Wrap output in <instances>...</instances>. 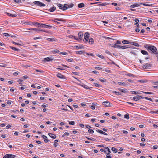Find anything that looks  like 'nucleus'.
Returning <instances> with one entry per match:
<instances>
[{
    "label": "nucleus",
    "instance_id": "39448f33",
    "mask_svg": "<svg viewBox=\"0 0 158 158\" xmlns=\"http://www.w3.org/2000/svg\"><path fill=\"white\" fill-rule=\"evenodd\" d=\"M89 34L88 32H86L85 34L83 41L85 43L87 42L89 39Z\"/></svg>",
    "mask_w": 158,
    "mask_h": 158
},
{
    "label": "nucleus",
    "instance_id": "6e6552de",
    "mask_svg": "<svg viewBox=\"0 0 158 158\" xmlns=\"http://www.w3.org/2000/svg\"><path fill=\"white\" fill-rule=\"evenodd\" d=\"M144 97H142L141 96L137 95L134 97H133V100L134 101H138L140 99H143V98Z\"/></svg>",
    "mask_w": 158,
    "mask_h": 158
},
{
    "label": "nucleus",
    "instance_id": "864d4df0",
    "mask_svg": "<svg viewBox=\"0 0 158 158\" xmlns=\"http://www.w3.org/2000/svg\"><path fill=\"white\" fill-rule=\"evenodd\" d=\"M73 77L74 78L76 79V80H77L79 82V83H80V84L83 83L82 82H81V80H79V79H78L77 78H76V77Z\"/></svg>",
    "mask_w": 158,
    "mask_h": 158
},
{
    "label": "nucleus",
    "instance_id": "a19ab883",
    "mask_svg": "<svg viewBox=\"0 0 158 158\" xmlns=\"http://www.w3.org/2000/svg\"><path fill=\"white\" fill-rule=\"evenodd\" d=\"M126 75L128 76L129 77H134L135 76V75L132 74L130 73H127Z\"/></svg>",
    "mask_w": 158,
    "mask_h": 158
},
{
    "label": "nucleus",
    "instance_id": "a18cd8bd",
    "mask_svg": "<svg viewBox=\"0 0 158 158\" xmlns=\"http://www.w3.org/2000/svg\"><path fill=\"white\" fill-rule=\"evenodd\" d=\"M107 5V4L106 3H103L101 4H99L98 6H105Z\"/></svg>",
    "mask_w": 158,
    "mask_h": 158
},
{
    "label": "nucleus",
    "instance_id": "6ab92c4d",
    "mask_svg": "<svg viewBox=\"0 0 158 158\" xmlns=\"http://www.w3.org/2000/svg\"><path fill=\"white\" fill-rule=\"evenodd\" d=\"M140 4L141 5H143V6H152V4H150L149 2H147V3H140Z\"/></svg>",
    "mask_w": 158,
    "mask_h": 158
},
{
    "label": "nucleus",
    "instance_id": "58836bf2",
    "mask_svg": "<svg viewBox=\"0 0 158 158\" xmlns=\"http://www.w3.org/2000/svg\"><path fill=\"white\" fill-rule=\"evenodd\" d=\"M6 14L9 16L12 17H15L16 16V15H12L8 13H6Z\"/></svg>",
    "mask_w": 158,
    "mask_h": 158
},
{
    "label": "nucleus",
    "instance_id": "a211bd4d",
    "mask_svg": "<svg viewBox=\"0 0 158 158\" xmlns=\"http://www.w3.org/2000/svg\"><path fill=\"white\" fill-rule=\"evenodd\" d=\"M106 150L104 151V152L106 154H109L111 152L108 147H106L105 148Z\"/></svg>",
    "mask_w": 158,
    "mask_h": 158
},
{
    "label": "nucleus",
    "instance_id": "c03bdc74",
    "mask_svg": "<svg viewBox=\"0 0 158 158\" xmlns=\"http://www.w3.org/2000/svg\"><path fill=\"white\" fill-rule=\"evenodd\" d=\"M96 55L98 57H99V58H102V59H104L105 58L104 56H103L101 55H100L99 54H97V55Z\"/></svg>",
    "mask_w": 158,
    "mask_h": 158
},
{
    "label": "nucleus",
    "instance_id": "774afa93",
    "mask_svg": "<svg viewBox=\"0 0 158 158\" xmlns=\"http://www.w3.org/2000/svg\"><path fill=\"white\" fill-rule=\"evenodd\" d=\"M153 127L154 128L158 127V124H153Z\"/></svg>",
    "mask_w": 158,
    "mask_h": 158
},
{
    "label": "nucleus",
    "instance_id": "a878e982",
    "mask_svg": "<svg viewBox=\"0 0 158 158\" xmlns=\"http://www.w3.org/2000/svg\"><path fill=\"white\" fill-rule=\"evenodd\" d=\"M141 53L144 55H148V52L146 51L145 50H141Z\"/></svg>",
    "mask_w": 158,
    "mask_h": 158
},
{
    "label": "nucleus",
    "instance_id": "2eb2a0df",
    "mask_svg": "<svg viewBox=\"0 0 158 158\" xmlns=\"http://www.w3.org/2000/svg\"><path fill=\"white\" fill-rule=\"evenodd\" d=\"M42 137L44 139V141L45 143H48L49 141V140L48 139L47 137L44 135H42Z\"/></svg>",
    "mask_w": 158,
    "mask_h": 158
},
{
    "label": "nucleus",
    "instance_id": "4c0bfd02",
    "mask_svg": "<svg viewBox=\"0 0 158 158\" xmlns=\"http://www.w3.org/2000/svg\"><path fill=\"white\" fill-rule=\"evenodd\" d=\"M127 48H128V47L125 46H120V47H119V49H124Z\"/></svg>",
    "mask_w": 158,
    "mask_h": 158
},
{
    "label": "nucleus",
    "instance_id": "49530a36",
    "mask_svg": "<svg viewBox=\"0 0 158 158\" xmlns=\"http://www.w3.org/2000/svg\"><path fill=\"white\" fill-rule=\"evenodd\" d=\"M88 131L91 134H92L94 132V131L92 130V129H89Z\"/></svg>",
    "mask_w": 158,
    "mask_h": 158
},
{
    "label": "nucleus",
    "instance_id": "4d7b16f0",
    "mask_svg": "<svg viewBox=\"0 0 158 158\" xmlns=\"http://www.w3.org/2000/svg\"><path fill=\"white\" fill-rule=\"evenodd\" d=\"M139 27H136V29H135V31L137 32H138L139 31Z\"/></svg>",
    "mask_w": 158,
    "mask_h": 158
},
{
    "label": "nucleus",
    "instance_id": "bb28decb",
    "mask_svg": "<svg viewBox=\"0 0 158 158\" xmlns=\"http://www.w3.org/2000/svg\"><path fill=\"white\" fill-rule=\"evenodd\" d=\"M84 6H85V5H84V3H81L79 4L78 5V7L80 8L83 7Z\"/></svg>",
    "mask_w": 158,
    "mask_h": 158
},
{
    "label": "nucleus",
    "instance_id": "c85d7f7f",
    "mask_svg": "<svg viewBox=\"0 0 158 158\" xmlns=\"http://www.w3.org/2000/svg\"><path fill=\"white\" fill-rule=\"evenodd\" d=\"M94 40L92 38H90L89 39V43L90 44H92L94 43Z\"/></svg>",
    "mask_w": 158,
    "mask_h": 158
},
{
    "label": "nucleus",
    "instance_id": "9d476101",
    "mask_svg": "<svg viewBox=\"0 0 158 158\" xmlns=\"http://www.w3.org/2000/svg\"><path fill=\"white\" fill-rule=\"evenodd\" d=\"M151 67V65L150 63H148L143 64V65L142 67L143 69H149L150 67Z\"/></svg>",
    "mask_w": 158,
    "mask_h": 158
},
{
    "label": "nucleus",
    "instance_id": "603ef678",
    "mask_svg": "<svg viewBox=\"0 0 158 158\" xmlns=\"http://www.w3.org/2000/svg\"><path fill=\"white\" fill-rule=\"evenodd\" d=\"M48 58L49 59V61L53 60L54 59V57L52 56L50 57H48Z\"/></svg>",
    "mask_w": 158,
    "mask_h": 158
},
{
    "label": "nucleus",
    "instance_id": "7c9ffc66",
    "mask_svg": "<svg viewBox=\"0 0 158 158\" xmlns=\"http://www.w3.org/2000/svg\"><path fill=\"white\" fill-rule=\"evenodd\" d=\"M59 140L57 139H56L54 141V143L53 144V146L54 147L56 148L57 147V145L56 144V143L59 142Z\"/></svg>",
    "mask_w": 158,
    "mask_h": 158
},
{
    "label": "nucleus",
    "instance_id": "5fc2aeb1",
    "mask_svg": "<svg viewBox=\"0 0 158 158\" xmlns=\"http://www.w3.org/2000/svg\"><path fill=\"white\" fill-rule=\"evenodd\" d=\"M144 98L146 100H148L149 101H152V99H151V98H149L147 97H144L143 98Z\"/></svg>",
    "mask_w": 158,
    "mask_h": 158
},
{
    "label": "nucleus",
    "instance_id": "aec40b11",
    "mask_svg": "<svg viewBox=\"0 0 158 158\" xmlns=\"http://www.w3.org/2000/svg\"><path fill=\"white\" fill-rule=\"evenodd\" d=\"M56 10V7L54 6H52L51 7L50 9L48 10L49 11L51 12H53L55 10Z\"/></svg>",
    "mask_w": 158,
    "mask_h": 158
},
{
    "label": "nucleus",
    "instance_id": "6e6d98bb",
    "mask_svg": "<svg viewBox=\"0 0 158 158\" xmlns=\"http://www.w3.org/2000/svg\"><path fill=\"white\" fill-rule=\"evenodd\" d=\"M76 47L78 49H81L83 48L82 46H76Z\"/></svg>",
    "mask_w": 158,
    "mask_h": 158
},
{
    "label": "nucleus",
    "instance_id": "ea45409f",
    "mask_svg": "<svg viewBox=\"0 0 158 158\" xmlns=\"http://www.w3.org/2000/svg\"><path fill=\"white\" fill-rule=\"evenodd\" d=\"M52 52L53 53H59L60 52V51L59 50L56 49L55 50L52 51Z\"/></svg>",
    "mask_w": 158,
    "mask_h": 158
},
{
    "label": "nucleus",
    "instance_id": "2f4dec72",
    "mask_svg": "<svg viewBox=\"0 0 158 158\" xmlns=\"http://www.w3.org/2000/svg\"><path fill=\"white\" fill-rule=\"evenodd\" d=\"M132 94H141V93L138 92L134 91H132Z\"/></svg>",
    "mask_w": 158,
    "mask_h": 158
},
{
    "label": "nucleus",
    "instance_id": "09e8293b",
    "mask_svg": "<svg viewBox=\"0 0 158 158\" xmlns=\"http://www.w3.org/2000/svg\"><path fill=\"white\" fill-rule=\"evenodd\" d=\"M118 89L122 92H124L125 93V92H126V90H125L123 89L119 88V89Z\"/></svg>",
    "mask_w": 158,
    "mask_h": 158
},
{
    "label": "nucleus",
    "instance_id": "1a4fd4ad",
    "mask_svg": "<svg viewBox=\"0 0 158 158\" xmlns=\"http://www.w3.org/2000/svg\"><path fill=\"white\" fill-rule=\"evenodd\" d=\"M55 20H53V21L56 23L57 24H60V23L59 22H57L56 20L59 21H62L64 22L65 21V20L64 19H58V18H55L54 19Z\"/></svg>",
    "mask_w": 158,
    "mask_h": 158
},
{
    "label": "nucleus",
    "instance_id": "b1692460",
    "mask_svg": "<svg viewBox=\"0 0 158 158\" xmlns=\"http://www.w3.org/2000/svg\"><path fill=\"white\" fill-rule=\"evenodd\" d=\"M97 131L98 132H99V133H100L101 134L104 135H107V134L106 133L103 131H102L101 130H100L98 129V130H97Z\"/></svg>",
    "mask_w": 158,
    "mask_h": 158
},
{
    "label": "nucleus",
    "instance_id": "de8ad7c7",
    "mask_svg": "<svg viewBox=\"0 0 158 158\" xmlns=\"http://www.w3.org/2000/svg\"><path fill=\"white\" fill-rule=\"evenodd\" d=\"M112 93H115L116 95H117V94L120 95L121 94V93L119 92L115 91H113Z\"/></svg>",
    "mask_w": 158,
    "mask_h": 158
},
{
    "label": "nucleus",
    "instance_id": "393cba45",
    "mask_svg": "<svg viewBox=\"0 0 158 158\" xmlns=\"http://www.w3.org/2000/svg\"><path fill=\"white\" fill-rule=\"evenodd\" d=\"M131 44H132L134 46H135L136 47H138L139 46V44L136 42H131Z\"/></svg>",
    "mask_w": 158,
    "mask_h": 158
},
{
    "label": "nucleus",
    "instance_id": "4468645a",
    "mask_svg": "<svg viewBox=\"0 0 158 158\" xmlns=\"http://www.w3.org/2000/svg\"><path fill=\"white\" fill-rule=\"evenodd\" d=\"M78 36L79 37V40H81L83 39V34L81 32H79L78 33Z\"/></svg>",
    "mask_w": 158,
    "mask_h": 158
},
{
    "label": "nucleus",
    "instance_id": "473e14b6",
    "mask_svg": "<svg viewBox=\"0 0 158 158\" xmlns=\"http://www.w3.org/2000/svg\"><path fill=\"white\" fill-rule=\"evenodd\" d=\"M99 80L102 82H105L106 81V80L104 78H99Z\"/></svg>",
    "mask_w": 158,
    "mask_h": 158
},
{
    "label": "nucleus",
    "instance_id": "680f3d73",
    "mask_svg": "<svg viewBox=\"0 0 158 158\" xmlns=\"http://www.w3.org/2000/svg\"><path fill=\"white\" fill-rule=\"evenodd\" d=\"M15 2L17 3H20L21 2V0H13Z\"/></svg>",
    "mask_w": 158,
    "mask_h": 158
},
{
    "label": "nucleus",
    "instance_id": "dca6fc26",
    "mask_svg": "<svg viewBox=\"0 0 158 158\" xmlns=\"http://www.w3.org/2000/svg\"><path fill=\"white\" fill-rule=\"evenodd\" d=\"M12 43L13 44H14L15 45H23V42H21V41H19V43H18L17 42H15L13 41H12Z\"/></svg>",
    "mask_w": 158,
    "mask_h": 158
},
{
    "label": "nucleus",
    "instance_id": "0e129e2a",
    "mask_svg": "<svg viewBox=\"0 0 158 158\" xmlns=\"http://www.w3.org/2000/svg\"><path fill=\"white\" fill-rule=\"evenodd\" d=\"M24 24H26L27 25H31V23L30 22H25V23H24Z\"/></svg>",
    "mask_w": 158,
    "mask_h": 158
},
{
    "label": "nucleus",
    "instance_id": "e2e57ef3",
    "mask_svg": "<svg viewBox=\"0 0 158 158\" xmlns=\"http://www.w3.org/2000/svg\"><path fill=\"white\" fill-rule=\"evenodd\" d=\"M105 52L106 53L108 54H109V55L110 54V52L109 51H108L107 50H106Z\"/></svg>",
    "mask_w": 158,
    "mask_h": 158
},
{
    "label": "nucleus",
    "instance_id": "412c9836",
    "mask_svg": "<svg viewBox=\"0 0 158 158\" xmlns=\"http://www.w3.org/2000/svg\"><path fill=\"white\" fill-rule=\"evenodd\" d=\"M118 84L120 85H122L123 86L125 87L127 86V84L124 82H118Z\"/></svg>",
    "mask_w": 158,
    "mask_h": 158
},
{
    "label": "nucleus",
    "instance_id": "8fccbe9b",
    "mask_svg": "<svg viewBox=\"0 0 158 158\" xmlns=\"http://www.w3.org/2000/svg\"><path fill=\"white\" fill-rule=\"evenodd\" d=\"M95 69L98 70H101L102 69V68L100 67H95Z\"/></svg>",
    "mask_w": 158,
    "mask_h": 158
},
{
    "label": "nucleus",
    "instance_id": "ddd939ff",
    "mask_svg": "<svg viewBox=\"0 0 158 158\" xmlns=\"http://www.w3.org/2000/svg\"><path fill=\"white\" fill-rule=\"evenodd\" d=\"M76 84L79 85H80L82 87H83L85 89H87L88 87V86L86 85H85L84 83H76Z\"/></svg>",
    "mask_w": 158,
    "mask_h": 158
},
{
    "label": "nucleus",
    "instance_id": "f704fd0d",
    "mask_svg": "<svg viewBox=\"0 0 158 158\" xmlns=\"http://www.w3.org/2000/svg\"><path fill=\"white\" fill-rule=\"evenodd\" d=\"M76 52L77 54L82 55L84 54L85 52H83L81 51H80Z\"/></svg>",
    "mask_w": 158,
    "mask_h": 158
},
{
    "label": "nucleus",
    "instance_id": "4be33fe9",
    "mask_svg": "<svg viewBox=\"0 0 158 158\" xmlns=\"http://www.w3.org/2000/svg\"><path fill=\"white\" fill-rule=\"evenodd\" d=\"M115 127L117 128H125L126 127L124 125H121L118 124H116V125L115 126Z\"/></svg>",
    "mask_w": 158,
    "mask_h": 158
},
{
    "label": "nucleus",
    "instance_id": "69168bd1",
    "mask_svg": "<svg viewBox=\"0 0 158 158\" xmlns=\"http://www.w3.org/2000/svg\"><path fill=\"white\" fill-rule=\"evenodd\" d=\"M94 84L96 87H99L100 86V85L97 83H94Z\"/></svg>",
    "mask_w": 158,
    "mask_h": 158
},
{
    "label": "nucleus",
    "instance_id": "72a5a7b5",
    "mask_svg": "<svg viewBox=\"0 0 158 158\" xmlns=\"http://www.w3.org/2000/svg\"><path fill=\"white\" fill-rule=\"evenodd\" d=\"M111 46L113 48H117L119 49V47H120V45H118L117 44H116L114 45H112Z\"/></svg>",
    "mask_w": 158,
    "mask_h": 158
},
{
    "label": "nucleus",
    "instance_id": "338daca9",
    "mask_svg": "<svg viewBox=\"0 0 158 158\" xmlns=\"http://www.w3.org/2000/svg\"><path fill=\"white\" fill-rule=\"evenodd\" d=\"M139 127L140 128H142L144 127V126L143 125H140L139 126Z\"/></svg>",
    "mask_w": 158,
    "mask_h": 158
},
{
    "label": "nucleus",
    "instance_id": "c9c22d12",
    "mask_svg": "<svg viewBox=\"0 0 158 158\" xmlns=\"http://www.w3.org/2000/svg\"><path fill=\"white\" fill-rule=\"evenodd\" d=\"M111 150L114 153H116L117 152V149L114 147H112Z\"/></svg>",
    "mask_w": 158,
    "mask_h": 158
},
{
    "label": "nucleus",
    "instance_id": "7ed1b4c3",
    "mask_svg": "<svg viewBox=\"0 0 158 158\" xmlns=\"http://www.w3.org/2000/svg\"><path fill=\"white\" fill-rule=\"evenodd\" d=\"M33 3L40 7L44 6H46L45 4L39 1H35L33 2Z\"/></svg>",
    "mask_w": 158,
    "mask_h": 158
},
{
    "label": "nucleus",
    "instance_id": "052dcab7",
    "mask_svg": "<svg viewBox=\"0 0 158 158\" xmlns=\"http://www.w3.org/2000/svg\"><path fill=\"white\" fill-rule=\"evenodd\" d=\"M69 135V133L68 132H65L64 133V135H62V137H64L65 135Z\"/></svg>",
    "mask_w": 158,
    "mask_h": 158
},
{
    "label": "nucleus",
    "instance_id": "20e7f679",
    "mask_svg": "<svg viewBox=\"0 0 158 158\" xmlns=\"http://www.w3.org/2000/svg\"><path fill=\"white\" fill-rule=\"evenodd\" d=\"M16 156L14 155L8 154L5 155L3 158H15Z\"/></svg>",
    "mask_w": 158,
    "mask_h": 158
},
{
    "label": "nucleus",
    "instance_id": "5701e85b",
    "mask_svg": "<svg viewBox=\"0 0 158 158\" xmlns=\"http://www.w3.org/2000/svg\"><path fill=\"white\" fill-rule=\"evenodd\" d=\"M48 135L52 138L53 139H55L56 138V136L54 134L51 133H48Z\"/></svg>",
    "mask_w": 158,
    "mask_h": 158
},
{
    "label": "nucleus",
    "instance_id": "0eeeda50",
    "mask_svg": "<svg viewBox=\"0 0 158 158\" xmlns=\"http://www.w3.org/2000/svg\"><path fill=\"white\" fill-rule=\"evenodd\" d=\"M38 27H45L46 28H49L51 27V26L48 25L46 24H43L42 23H38Z\"/></svg>",
    "mask_w": 158,
    "mask_h": 158
},
{
    "label": "nucleus",
    "instance_id": "3c124183",
    "mask_svg": "<svg viewBox=\"0 0 158 158\" xmlns=\"http://www.w3.org/2000/svg\"><path fill=\"white\" fill-rule=\"evenodd\" d=\"M141 92L143 93H144V94H153L152 93L150 92H143V91H141Z\"/></svg>",
    "mask_w": 158,
    "mask_h": 158
},
{
    "label": "nucleus",
    "instance_id": "f257e3e1",
    "mask_svg": "<svg viewBox=\"0 0 158 158\" xmlns=\"http://www.w3.org/2000/svg\"><path fill=\"white\" fill-rule=\"evenodd\" d=\"M147 48L149 50L152 51V53L156 55L158 53L157 49L155 47L152 45H149L148 46Z\"/></svg>",
    "mask_w": 158,
    "mask_h": 158
},
{
    "label": "nucleus",
    "instance_id": "423d86ee",
    "mask_svg": "<svg viewBox=\"0 0 158 158\" xmlns=\"http://www.w3.org/2000/svg\"><path fill=\"white\" fill-rule=\"evenodd\" d=\"M103 105L107 107H110L111 106L112 104L110 103L109 102L105 101L102 103Z\"/></svg>",
    "mask_w": 158,
    "mask_h": 158
},
{
    "label": "nucleus",
    "instance_id": "f03ea898",
    "mask_svg": "<svg viewBox=\"0 0 158 158\" xmlns=\"http://www.w3.org/2000/svg\"><path fill=\"white\" fill-rule=\"evenodd\" d=\"M67 4H64V5H62L60 3H57V5L58 6L59 8L63 10V11L65 10L68 9V7L66 6Z\"/></svg>",
    "mask_w": 158,
    "mask_h": 158
},
{
    "label": "nucleus",
    "instance_id": "37998d69",
    "mask_svg": "<svg viewBox=\"0 0 158 158\" xmlns=\"http://www.w3.org/2000/svg\"><path fill=\"white\" fill-rule=\"evenodd\" d=\"M49 59L48 58V57H46V58H45L44 60V62H48L49 61Z\"/></svg>",
    "mask_w": 158,
    "mask_h": 158
},
{
    "label": "nucleus",
    "instance_id": "bf43d9fd",
    "mask_svg": "<svg viewBox=\"0 0 158 158\" xmlns=\"http://www.w3.org/2000/svg\"><path fill=\"white\" fill-rule=\"evenodd\" d=\"M3 34L6 37L10 36V35L8 33H3Z\"/></svg>",
    "mask_w": 158,
    "mask_h": 158
},
{
    "label": "nucleus",
    "instance_id": "79ce46f5",
    "mask_svg": "<svg viewBox=\"0 0 158 158\" xmlns=\"http://www.w3.org/2000/svg\"><path fill=\"white\" fill-rule=\"evenodd\" d=\"M124 118L127 119H128L129 118V115L128 114H126L124 115Z\"/></svg>",
    "mask_w": 158,
    "mask_h": 158
},
{
    "label": "nucleus",
    "instance_id": "9b49d317",
    "mask_svg": "<svg viewBox=\"0 0 158 158\" xmlns=\"http://www.w3.org/2000/svg\"><path fill=\"white\" fill-rule=\"evenodd\" d=\"M140 3H135L131 5L130 6V7L131 8H134L135 7H137L139 6L140 5H141Z\"/></svg>",
    "mask_w": 158,
    "mask_h": 158
},
{
    "label": "nucleus",
    "instance_id": "cd10ccee",
    "mask_svg": "<svg viewBox=\"0 0 158 158\" xmlns=\"http://www.w3.org/2000/svg\"><path fill=\"white\" fill-rule=\"evenodd\" d=\"M10 48L12 50H13L14 51H20V49L18 48H17L14 47L10 46Z\"/></svg>",
    "mask_w": 158,
    "mask_h": 158
},
{
    "label": "nucleus",
    "instance_id": "e433bc0d",
    "mask_svg": "<svg viewBox=\"0 0 158 158\" xmlns=\"http://www.w3.org/2000/svg\"><path fill=\"white\" fill-rule=\"evenodd\" d=\"M122 43L123 44H129L130 43V42L128 40H123L122 41Z\"/></svg>",
    "mask_w": 158,
    "mask_h": 158
},
{
    "label": "nucleus",
    "instance_id": "f8f14e48",
    "mask_svg": "<svg viewBox=\"0 0 158 158\" xmlns=\"http://www.w3.org/2000/svg\"><path fill=\"white\" fill-rule=\"evenodd\" d=\"M56 76L57 77L61 79H64L65 78V77L60 73H57L56 74Z\"/></svg>",
    "mask_w": 158,
    "mask_h": 158
},
{
    "label": "nucleus",
    "instance_id": "f3484780",
    "mask_svg": "<svg viewBox=\"0 0 158 158\" xmlns=\"http://www.w3.org/2000/svg\"><path fill=\"white\" fill-rule=\"evenodd\" d=\"M47 40L50 42L56 41L57 40L55 38H48L47 39Z\"/></svg>",
    "mask_w": 158,
    "mask_h": 158
},
{
    "label": "nucleus",
    "instance_id": "c756f323",
    "mask_svg": "<svg viewBox=\"0 0 158 158\" xmlns=\"http://www.w3.org/2000/svg\"><path fill=\"white\" fill-rule=\"evenodd\" d=\"M74 4L73 3H71L69 5L67 4V5H66V6L68 7V8H72Z\"/></svg>",
    "mask_w": 158,
    "mask_h": 158
},
{
    "label": "nucleus",
    "instance_id": "13d9d810",
    "mask_svg": "<svg viewBox=\"0 0 158 158\" xmlns=\"http://www.w3.org/2000/svg\"><path fill=\"white\" fill-rule=\"evenodd\" d=\"M75 122L73 121H72L70 122L69 123V124L70 125H74L75 124Z\"/></svg>",
    "mask_w": 158,
    "mask_h": 158
}]
</instances>
